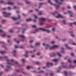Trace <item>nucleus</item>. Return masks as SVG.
<instances>
[{
  "label": "nucleus",
  "mask_w": 76,
  "mask_h": 76,
  "mask_svg": "<svg viewBox=\"0 0 76 76\" xmlns=\"http://www.w3.org/2000/svg\"><path fill=\"white\" fill-rule=\"evenodd\" d=\"M21 61L23 63H25V60L24 59H22Z\"/></svg>",
  "instance_id": "nucleus-29"
},
{
  "label": "nucleus",
  "mask_w": 76,
  "mask_h": 76,
  "mask_svg": "<svg viewBox=\"0 0 76 76\" xmlns=\"http://www.w3.org/2000/svg\"><path fill=\"white\" fill-rule=\"evenodd\" d=\"M41 53H40L39 52L37 54V56H39V55H41Z\"/></svg>",
  "instance_id": "nucleus-32"
},
{
  "label": "nucleus",
  "mask_w": 76,
  "mask_h": 76,
  "mask_svg": "<svg viewBox=\"0 0 76 76\" xmlns=\"http://www.w3.org/2000/svg\"><path fill=\"white\" fill-rule=\"evenodd\" d=\"M39 15H42V12H40L39 13Z\"/></svg>",
  "instance_id": "nucleus-46"
},
{
  "label": "nucleus",
  "mask_w": 76,
  "mask_h": 76,
  "mask_svg": "<svg viewBox=\"0 0 76 76\" xmlns=\"http://www.w3.org/2000/svg\"><path fill=\"white\" fill-rule=\"evenodd\" d=\"M31 57H32V58H34V57H35V55L32 56Z\"/></svg>",
  "instance_id": "nucleus-47"
},
{
  "label": "nucleus",
  "mask_w": 76,
  "mask_h": 76,
  "mask_svg": "<svg viewBox=\"0 0 76 76\" xmlns=\"http://www.w3.org/2000/svg\"><path fill=\"white\" fill-rule=\"evenodd\" d=\"M1 66L2 67H3V68L4 67H3V66L2 65H1Z\"/></svg>",
  "instance_id": "nucleus-63"
},
{
  "label": "nucleus",
  "mask_w": 76,
  "mask_h": 76,
  "mask_svg": "<svg viewBox=\"0 0 76 76\" xmlns=\"http://www.w3.org/2000/svg\"><path fill=\"white\" fill-rule=\"evenodd\" d=\"M33 21L34 22H36V20H33Z\"/></svg>",
  "instance_id": "nucleus-62"
},
{
  "label": "nucleus",
  "mask_w": 76,
  "mask_h": 76,
  "mask_svg": "<svg viewBox=\"0 0 76 76\" xmlns=\"http://www.w3.org/2000/svg\"><path fill=\"white\" fill-rule=\"evenodd\" d=\"M14 41H16V42H17V43H19V41H18L15 39H14Z\"/></svg>",
  "instance_id": "nucleus-31"
},
{
  "label": "nucleus",
  "mask_w": 76,
  "mask_h": 76,
  "mask_svg": "<svg viewBox=\"0 0 76 76\" xmlns=\"http://www.w3.org/2000/svg\"><path fill=\"white\" fill-rule=\"evenodd\" d=\"M64 45L68 50H71L72 49V48L68 46V45L67 44H65Z\"/></svg>",
  "instance_id": "nucleus-10"
},
{
  "label": "nucleus",
  "mask_w": 76,
  "mask_h": 76,
  "mask_svg": "<svg viewBox=\"0 0 76 76\" xmlns=\"http://www.w3.org/2000/svg\"><path fill=\"white\" fill-rule=\"evenodd\" d=\"M38 30L37 29H36L35 30V31L36 32H38Z\"/></svg>",
  "instance_id": "nucleus-48"
},
{
  "label": "nucleus",
  "mask_w": 76,
  "mask_h": 76,
  "mask_svg": "<svg viewBox=\"0 0 76 76\" xmlns=\"http://www.w3.org/2000/svg\"><path fill=\"white\" fill-rule=\"evenodd\" d=\"M74 7L75 9H76V7L75 6V5L74 6Z\"/></svg>",
  "instance_id": "nucleus-53"
},
{
  "label": "nucleus",
  "mask_w": 76,
  "mask_h": 76,
  "mask_svg": "<svg viewBox=\"0 0 76 76\" xmlns=\"http://www.w3.org/2000/svg\"><path fill=\"white\" fill-rule=\"evenodd\" d=\"M20 37L21 38H23V39H25V37L23 36L22 35H20Z\"/></svg>",
  "instance_id": "nucleus-25"
},
{
  "label": "nucleus",
  "mask_w": 76,
  "mask_h": 76,
  "mask_svg": "<svg viewBox=\"0 0 76 76\" xmlns=\"http://www.w3.org/2000/svg\"><path fill=\"white\" fill-rule=\"evenodd\" d=\"M63 41H66V39H64L63 40Z\"/></svg>",
  "instance_id": "nucleus-59"
},
{
  "label": "nucleus",
  "mask_w": 76,
  "mask_h": 76,
  "mask_svg": "<svg viewBox=\"0 0 76 76\" xmlns=\"http://www.w3.org/2000/svg\"><path fill=\"white\" fill-rule=\"evenodd\" d=\"M4 34V32L3 31H2V30L0 29V35H1V36L2 37H5V34H4L3 35L2 34Z\"/></svg>",
  "instance_id": "nucleus-6"
},
{
  "label": "nucleus",
  "mask_w": 76,
  "mask_h": 76,
  "mask_svg": "<svg viewBox=\"0 0 76 76\" xmlns=\"http://www.w3.org/2000/svg\"><path fill=\"white\" fill-rule=\"evenodd\" d=\"M2 22V23H4V22H5L6 20H3Z\"/></svg>",
  "instance_id": "nucleus-37"
},
{
  "label": "nucleus",
  "mask_w": 76,
  "mask_h": 76,
  "mask_svg": "<svg viewBox=\"0 0 76 76\" xmlns=\"http://www.w3.org/2000/svg\"><path fill=\"white\" fill-rule=\"evenodd\" d=\"M36 64H39V63H38V62H36Z\"/></svg>",
  "instance_id": "nucleus-64"
},
{
  "label": "nucleus",
  "mask_w": 76,
  "mask_h": 76,
  "mask_svg": "<svg viewBox=\"0 0 76 76\" xmlns=\"http://www.w3.org/2000/svg\"><path fill=\"white\" fill-rule=\"evenodd\" d=\"M64 74L66 76H71V75L70 74H67V72L66 71L64 72Z\"/></svg>",
  "instance_id": "nucleus-11"
},
{
  "label": "nucleus",
  "mask_w": 76,
  "mask_h": 76,
  "mask_svg": "<svg viewBox=\"0 0 76 76\" xmlns=\"http://www.w3.org/2000/svg\"><path fill=\"white\" fill-rule=\"evenodd\" d=\"M47 67H49L50 66H53V63H48L46 64Z\"/></svg>",
  "instance_id": "nucleus-8"
},
{
  "label": "nucleus",
  "mask_w": 76,
  "mask_h": 76,
  "mask_svg": "<svg viewBox=\"0 0 76 76\" xmlns=\"http://www.w3.org/2000/svg\"><path fill=\"white\" fill-rule=\"evenodd\" d=\"M50 75L51 76H53V74L52 73H51L50 74Z\"/></svg>",
  "instance_id": "nucleus-41"
},
{
  "label": "nucleus",
  "mask_w": 76,
  "mask_h": 76,
  "mask_svg": "<svg viewBox=\"0 0 76 76\" xmlns=\"http://www.w3.org/2000/svg\"><path fill=\"white\" fill-rule=\"evenodd\" d=\"M71 56H74V53H71Z\"/></svg>",
  "instance_id": "nucleus-38"
},
{
  "label": "nucleus",
  "mask_w": 76,
  "mask_h": 76,
  "mask_svg": "<svg viewBox=\"0 0 76 76\" xmlns=\"http://www.w3.org/2000/svg\"><path fill=\"white\" fill-rule=\"evenodd\" d=\"M55 54L54 53H52L50 54V56L51 57H54V56H55Z\"/></svg>",
  "instance_id": "nucleus-15"
},
{
  "label": "nucleus",
  "mask_w": 76,
  "mask_h": 76,
  "mask_svg": "<svg viewBox=\"0 0 76 76\" xmlns=\"http://www.w3.org/2000/svg\"><path fill=\"white\" fill-rule=\"evenodd\" d=\"M10 66H6V68L7 69H5V71H6V72H7V71H8V70H9V68H10Z\"/></svg>",
  "instance_id": "nucleus-13"
},
{
  "label": "nucleus",
  "mask_w": 76,
  "mask_h": 76,
  "mask_svg": "<svg viewBox=\"0 0 76 76\" xmlns=\"http://www.w3.org/2000/svg\"><path fill=\"white\" fill-rule=\"evenodd\" d=\"M48 3H50V4H51V5L56 6V4H53V3H52L51 2V1H50V0H48Z\"/></svg>",
  "instance_id": "nucleus-12"
},
{
  "label": "nucleus",
  "mask_w": 76,
  "mask_h": 76,
  "mask_svg": "<svg viewBox=\"0 0 76 76\" xmlns=\"http://www.w3.org/2000/svg\"><path fill=\"white\" fill-rule=\"evenodd\" d=\"M61 68H66V66H63L61 67Z\"/></svg>",
  "instance_id": "nucleus-49"
},
{
  "label": "nucleus",
  "mask_w": 76,
  "mask_h": 76,
  "mask_svg": "<svg viewBox=\"0 0 76 76\" xmlns=\"http://www.w3.org/2000/svg\"><path fill=\"white\" fill-rule=\"evenodd\" d=\"M63 23H64V24H66V20H63Z\"/></svg>",
  "instance_id": "nucleus-34"
},
{
  "label": "nucleus",
  "mask_w": 76,
  "mask_h": 76,
  "mask_svg": "<svg viewBox=\"0 0 76 76\" xmlns=\"http://www.w3.org/2000/svg\"><path fill=\"white\" fill-rule=\"evenodd\" d=\"M56 18H64V17L62 15L60 14H58L57 16H56Z\"/></svg>",
  "instance_id": "nucleus-9"
},
{
  "label": "nucleus",
  "mask_w": 76,
  "mask_h": 76,
  "mask_svg": "<svg viewBox=\"0 0 76 76\" xmlns=\"http://www.w3.org/2000/svg\"><path fill=\"white\" fill-rule=\"evenodd\" d=\"M67 8H68V9H70L71 7H70V6H68L67 7Z\"/></svg>",
  "instance_id": "nucleus-56"
},
{
  "label": "nucleus",
  "mask_w": 76,
  "mask_h": 76,
  "mask_svg": "<svg viewBox=\"0 0 76 76\" xmlns=\"http://www.w3.org/2000/svg\"><path fill=\"white\" fill-rule=\"evenodd\" d=\"M12 14L11 13H7L4 12H3V15L5 17H9L10 15H11Z\"/></svg>",
  "instance_id": "nucleus-3"
},
{
  "label": "nucleus",
  "mask_w": 76,
  "mask_h": 76,
  "mask_svg": "<svg viewBox=\"0 0 76 76\" xmlns=\"http://www.w3.org/2000/svg\"><path fill=\"white\" fill-rule=\"evenodd\" d=\"M8 9L9 10H10L11 9V8L10 7H8Z\"/></svg>",
  "instance_id": "nucleus-52"
},
{
  "label": "nucleus",
  "mask_w": 76,
  "mask_h": 76,
  "mask_svg": "<svg viewBox=\"0 0 76 76\" xmlns=\"http://www.w3.org/2000/svg\"><path fill=\"white\" fill-rule=\"evenodd\" d=\"M71 36L72 37H75V35H74V34H72L71 35Z\"/></svg>",
  "instance_id": "nucleus-33"
},
{
  "label": "nucleus",
  "mask_w": 76,
  "mask_h": 76,
  "mask_svg": "<svg viewBox=\"0 0 76 76\" xmlns=\"http://www.w3.org/2000/svg\"><path fill=\"white\" fill-rule=\"evenodd\" d=\"M26 3H27V4H28L29 3H30V2L27 1H26Z\"/></svg>",
  "instance_id": "nucleus-39"
},
{
  "label": "nucleus",
  "mask_w": 76,
  "mask_h": 76,
  "mask_svg": "<svg viewBox=\"0 0 76 76\" xmlns=\"http://www.w3.org/2000/svg\"><path fill=\"white\" fill-rule=\"evenodd\" d=\"M72 45H76V44L74 42L72 43Z\"/></svg>",
  "instance_id": "nucleus-36"
},
{
  "label": "nucleus",
  "mask_w": 76,
  "mask_h": 76,
  "mask_svg": "<svg viewBox=\"0 0 76 76\" xmlns=\"http://www.w3.org/2000/svg\"><path fill=\"white\" fill-rule=\"evenodd\" d=\"M33 41H30V43H32V42H33Z\"/></svg>",
  "instance_id": "nucleus-54"
},
{
  "label": "nucleus",
  "mask_w": 76,
  "mask_h": 76,
  "mask_svg": "<svg viewBox=\"0 0 76 76\" xmlns=\"http://www.w3.org/2000/svg\"><path fill=\"white\" fill-rule=\"evenodd\" d=\"M68 61L69 63H71V61H70V60L68 59Z\"/></svg>",
  "instance_id": "nucleus-44"
},
{
  "label": "nucleus",
  "mask_w": 76,
  "mask_h": 76,
  "mask_svg": "<svg viewBox=\"0 0 76 76\" xmlns=\"http://www.w3.org/2000/svg\"><path fill=\"white\" fill-rule=\"evenodd\" d=\"M12 53L13 54L14 56H15V54L16 53V51L15 50H14L12 51Z\"/></svg>",
  "instance_id": "nucleus-17"
},
{
  "label": "nucleus",
  "mask_w": 76,
  "mask_h": 76,
  "mask_svg": "<svg viewBox=\"0 0 76 76\" xmlns=\"http://www.w3.org/2000/svg\"><path fill=\"white\" fill-rule=\"evenodd\" d=\"M54 42H54V41H53L51 42V44H54Z\"/></svg>",
  "instance_id": "nucleus-43"
},
{
  "label": "nucleus",
  "mask_w": 76,
  "mask_h": 76,
  "mask_svg": "<svg viewBox=\"0 0 76 76\" xmlns=\"http://www.w3.org/2000/svg\"><path fill=\"white\" fill-rule=\"evenodd\" d=\"M60 7V6H57V7H56V9H58V7Z\"/></svg>",
  "instance_id": "nucleus-50"
},
{
  "label": "nucleus",
  "mask_w": 76,
  "mask_h": 76,
  "mask_svg": "<svg viewBox=\"0 0 76 76\" xmlns=\"http://www.w3.org/2000/svg\"><path fill=\"white\" fill-rule=\"evenodd\" d=\"M28 51H26V55H24V56H25V57H28V56H27V55H26V54H28Z\"/></svg>",
  "instance_id": "nucleus-22"
},
{
  "label": "nucleus",
  "mask_w": 76,
  "mask_h": 76,
  "mask_svg": "<svg viewBox=\"0 0 76 76\" xmlns=\"http://www.w3.org/2000/svg\"><path fill=\"white\" fill-rule=\"evenodd\" d=\"M26 20L27 22H29V21H31V19L29 18V19H27Z\"/></svg>",
  "instance_id": "nucleus-27"
},
{
  "label": "nucleus",
  "mask_w": 76,
  "mask_h": 76,
  "mask_svg": "<svg viewBox=\"0 0 76 76\" xmlns=\"http://www.w3.org/2000/svg\"><path fill=\"white\" fill-rule=\"evenodd\" d=\"M53 61H54L55 62H57V61H58V60L57 59H54L53 60Z\"/></svg>",
  "instance_id": "nucleus-28"
},
{
  "label": "nucleus",
  "mask_w": 76,
  "mask_h": 76,
  "mask_svg": "<svg viewBox=\"0 0 76 76\" xmlns=\"http://www.w3.org/2000/svg\"><path fill=\"white\" fill-rule=\"evenodd\" d=\"M39 73H44V71H40L39 72Z\"/></svg>",
  "instance_id": "nucleus-40"
},
{
  "label": "nucleus",
  "mask_w": 76,
  "mask_h": 76,
  "mask_svg": "<svg viewBox=\"0 0 76 76\" xmlns=\"http://www.w3.org/2000/svg\"><path fill=\"white\" fill-rule=\"evenodd\" d=\"M40 45V43H37L36 44V46H39Z\"/></svg>",
  "instance_id": "nucleus-21"
},
{
  "label": "nucleus",
  "mask_w": 76,
  "mask_h": 76,
  "mask_svg": "<svg viewBox=\"0 0 76 76\" xmlns=\"http://www.w3.org/2000/svg\"><path fill=\"white\" fill-rule=\"evenodd\" d=\"M9 32H13V31L12 30H10L9 31Z\"/></svg>",
  "instance_id": "nucleus-35"
},
{
  "label": "nucleus",
  "mask_w": 76,
  "mask_h": 76,
  "mask_svg": "<svg viewBox=\"0 0 76 76\" xmlns=\"http://www.w3.org/2000/svg\"><path fill=\"white\" fill-rule=\"evenodd\" d=\"M15 48H23V47H18V46L15 45Z\"/></svg>",
  "instance_id": "nucleus-16"
},
{
  "label": "nucleus",
  "mask_w": 76,
  "mask_h": 76,
  "mask_svg": "<svg viewBox=\"0 0 76 76\" xmlns=\"http://www.w3.org/2000/svg\"><path fill=\"white\" fill-rule=\"evenodd\" d=\"M3 3V1H2V0L0 1V3Z\"/></svg>",
  "instance_id": "nucleus-42"
},
{
  "label": "nucleus",
  "mask_w": 76,
  "mask_h": 76,
  "mask_svg": "<svg viewBox=\"0 0 76 76\" xmlns=\"http://www.w3.org/2000/svg\"><path fill=\"white\" fill-rule=\"evenodd\" d=\"M43 45L45 46V49L46 50H52V49H54V48H58V46L56 45H54L52 47L48 45L45 44L44 43L43 44Z\"/></svg>",
  "instance_id": "nucleus-2"
},
{
  "label": "nucleus",
  "mask_w": 76,
  "mask_h": 76,
  "mask_svg": "<svg viewBox=\"0 0 76 76\" xmlns=\"http://www.w3.org/2000/svg\"><path fill=\"white\" fill-rule=\"evenodd\" d=\"M72 24L75 25H76V23L74 22L72 23H70V25H72Z\"/></svg>",
  "instance_id": "nucleus-30"
},
{
  "label": "nucleus",
  "mask_w": 76,
  "mask_h": 76,
  "mask_svg": "<svg viewBox=\"0 0 76 76\" xmlns=\"http://www.w3.org/2000/svg\"><path fill=\"white\" fill-rule=\"evenodd\" d=\"M61 52H62V53H64V48H61Z\"/></svg>",
  "instance_id": "nucleus-23"
},
{
  "label": "nucleus",
  "mask_w": 76,
  "mask_h": 76,
  "mask_svg": "<svg viewBox=\"0 0 76 76\" xmlns=\"http://www.w3.org/2000/svg\"><path fill=\"white\" fill-rule=\"evenodd\" d=\"M39 29H40V30H42V31H46L48 33H50V31L49 30H47L45 29L42 28H39Z\"/></svg>",
  "instance_id": "nucleus-5"
},
{
  "label": "nucleus",
  "mask_w": 76,
  "mask_h": 76,
  "mask_svg": "<svg viewBox=\"0 0 76 76\" xmlns=\"http://www.w3.org/2000/svg\"><path fill=\"white\" fill-rule=\"evenodd\" d=\"M33 17L35 19H37L38 18V17H37V15H33Z\"/></svg>",
  "instance_id": "nucleus-24"
},
{
  "label": "nucleus",
  "mask_w": 76,
  "mask_h": 76,
  "mask_svg": "<svg viewBox=\"0 0 76 76\" xmlns=\"http://www.w3.org/2000/svg\"><path fill=\"white\" fill-rule=\"evenodd\" d=\"M74 63H76V60H75L74 61Z\"/></svg>",
  "instance_id": "nucleus-61"
},
{
  "label": "nucleus",
  "mask_w": 76,
  "mask_h": 76,
  "mask_svg": "<svg viewBox=\"0 0 76 76\" xmlns=\"http://www.w3.org/2000/svg\"><path fill=\"white\" fill-rule=\"evenodd\" d=\"M4 58H7V57L5 56L4 57Z\"/></svg>",
  "instance_id": "nucleus-60"
},
{
  "label": "nucleus",
  "mask_w": 76,
  "mask_h": 76,
  "mask_svg": "<svg viewBox=\"0 0 76 76\" xmlns=\"http://www.w3.org/2000/svg\"><path fill=\"white\" fill-rule=\"evenodd\" d=\"M12 19L14 20H16L17 19V18H16L15 17H12Z\"/></svg>",
  "instance_id": "nucleus-26"
},
{
  "label": "nucleus",
  "mask_w": 76,
  "mask_h": 76,
  "mask_svg": "<svg viewBox=\"0 0 76 76\" xmlns=\"http://www.w3.org/2000/svg\"><path fill=\"white\" fill-rule=\"evenodd\" d=\"M67 13H68L69 14L70 16V17H72L73 16L72 15H73V12H72L70 11H68Z\"/></svg>",
  "instance_id": "nucleus-7"
},
{
  "label": "nucleus",
  "mask_w": 76,
  "mask_h": 76,
  "mask_svg": "<svg viewBox=\"0 0 76 76\" xmlns=\"http://www.w3.org/2000/svg\"><path fill=\"white\" fill-rule=\"evenodd\" d=\"M8 4H13L14 3L12 2H8L7 3Z\"/></svg>",
  "instance_id": "nucleus-18"
},
{
  "label": "nucleus",
  "mask_w": 76,
  "mask_h": 76,
  "mask_svg": "<svg viewBox=\"0 0 76 76\" xmlns=\"http://www.w3.org/2000/svg\"><path fill=\"white\" fill-rule=\"evenodd\" d=\"M29 12L31 13H32V12H33V11H32V10H31Z\"/></svg>",
  "instance_id": "nucleus-58"
},
{
  "label": "nucleus",
  "mask_w": 76,
  "mask_h": 76,
  "mask_svg": "<svg viewBox=\"0 0 76 76\" xmlns=\"http://www.w3.org/2000/svg\"><path fill=\"white\" fill-rule=\"evenodd\" d=\"M57 54L58 56L59 57H61V55L60 54H61V52H58Z\"/></svg>",
  "instance_id": "nucleus-14"
},
{
  "label": "nucleus",
  "mask_w": 76,
  "mask_h": 76,
  "mask_svg": "<svg viewBox=\"0 0 76 76\" xmlns=\"http://www.w3.org/2000/svg\"><path fill=\"white\" fill-rule=\"evenodd\" d=\"M16 8H17V7H16V6H15L14 7V9H16Z\"/></svg>",
  "instance_id": "nucleus-57"
},
{
  "label": "nucleus",
  "mask_w": 76,
  "mask_h": 76,
  "mask_svg": "<svg viewBox=\"0 0 76 76\" xmlns=\"http://www.w3.org/2000/svg\"><path fill=\"white\" fill-rule=\"evenodd\" d=\"M33 28H36V26L35 25H34L32 26Z\"/></svg>",
  "instance_id": "nucleus-51"
},
{
  "label": "nucleus",
  "mask_w": 76,
  "mask_h": 76,
  "mask_svg": "<svg viewBox=\"0 0 76 76\" xmlns=\"http://www.w3.org/2000/svg\"><path fill=\"white\" fill-rule=\"evenodd\" d=\"M7 37L8 38H10L11 37V36H7Z\"/></svg>",
  "instance_id": "nucleus-55"
},
{
  "label": "nucleus",
  "mask_w": 76,
  "mask_h": 76,
  "mask_svg": "<svg viewBox=\"0 0 76 76\" xmlns=\"http://www.w3.org/2000/svg\"><path fill=\"white\" fill-rule=\"evenodd\" d=\"M7 62L8 64H10L12 66L13 65H17L16 66H19V64L18 62H15L13 59H8L7 60Z\"/></svg>",
  "instance_id": "nucleus-1"
},
{
  "label": "nucleus",
  "mask_w": 76,
  "mask_h": 76,
  "mask_svg": "<svg viewBox=\"0 0 76 76\" xmlns=\"http://www.w3.org/2000/svg\"><path fill=\"white\" fill-rule=\"evenodd\" d=\"M45 19L44 18H41L39 20H40V24L41 25H42V24H43V23H42V22H43V21H45Z\"/></svg>",
  "instance_id": "nucleus-4"
},
{
  "label": "nucleus",
  "mask_w": 76,
  "mask_h": 76,
  "mask_svg": "<svg viewBox=\"0 0 76 76\" xmlns=\"http://www.w3.org/2000/svg\"><path fill=\"white\" fill-rule=\"evenodd\" d=\"M26 68L27 69H31V68H32V66H27Z\"/></svg>",
  "instance_id": "nucleus-19"
},
{
  "label": "nucleus",
  "mask_w": 76,
  "mask_h": 76,
  "mask_svg": "<svg viewBox=\"0 0 76 76\" xmlns=\"http://www.w3.org/2000/svg\"><path fill=\"white\" fill-rule=\"evenodd\" d=\"M52 31H55V28H52Z\"/></svg>",
  "instance_id": "nucleus-45"
},
{
  "label": "nucleus",
  "mask_w": 76,
  "mask_h": 76,
  "mask_svg": "<svg viewBox=\"0 0 76 76\" xmlns=\"http://www.w3.org/2000/svg\"><path fill=\"white\" fill-rule=\"evenodd\" d=\"M0 53L2 54H5V53H6V52L4 51H1L0 52Z\"/></svg>",
  "instance_id": "nucleus-20"
}]
</instances>
